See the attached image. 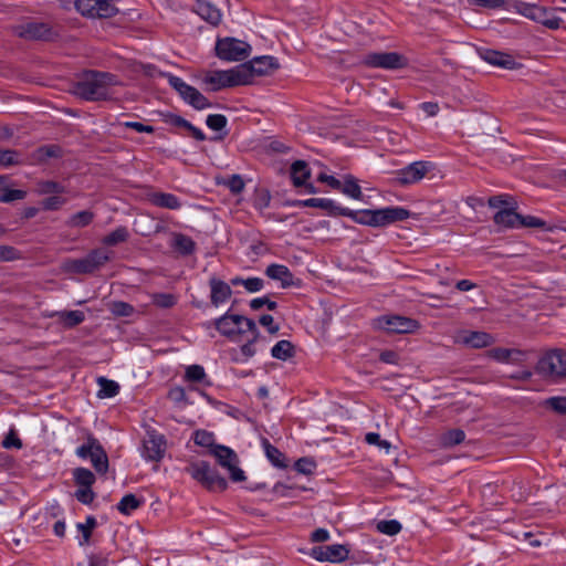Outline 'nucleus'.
<instances>
[{"label":"nucleus","instance_id":"nucleus-1","mask_svg":"<svg viewBox=\"0 0 566 566\" xmlns=\"http://www.w3.org/2000/svg\"><path fill=\"white\" fill-rule=\"evenodd\" d=\"M116 84V76L111 73L88 71L75 83L73 93L86 101H105L109 87Z\"/></svg>","mask_w":566,"mask_h":566},{"label":"nucleus","instance_id":"nucleus-2","mask_svg":"<svg viewBox=\"0 0 566 566\" xmlns=\"http://www.w3.org/2000/svg\"><path fill=\"white\" fill-rule=\"evenodd\" d=\"M214 325L222 335L232 340H238L239 336L247 332L254 334V338L260 337V332L254 321L242 315L224 314L216 319Z\"/></svg>","mask_w":566,"mask_h":566},{"label":"nucleus","instance_id":"nucleus-3","mask_svg":"<svg viewBox=\"0 0 566 566\" xmlns=\"http://www.w3.org/2000/svg\"><path fill=\"white\" fill-rule=\"evenodd\" d=\"M249 71L245 66H235L226 71H211L206 73L203 83L211 85L212 91L248 84Z\"/></svg>","mask_w":566,"mask_h":566},{"label":"nucleus","instance_id":"nucleus-4","mask_svg":"<svg viewBox=\"0 0 566 566\" xmlns=\"http://www.w3.org/2000/svg\"><path fill=\"white\" fill-rule=\"evenodd\" d=\"M186 470L196 481L210 491L222 492L228 488L227 480L216 470H212L206 461L193 462Z\"/></svg>","mask_w":566,"mask_h":566},{"label":"nucleus","instance_id":"nucleus-5","mask_svg":"<svg viewBox=\"0 0 566 566\" xmlns=\"http://www.w3.org/2000/svg\"><path fill=\"white\" fill-rule=\"evenodd\" d=\"M163 77H166L172 88H175L180 97L196 109H205L211 107L208 98L201 94L196 87L188 85L180 77L169 73L158 72Z\"/></svg>","mask_w":566,"mask_h":566},{"label":"nucleus","instance_id":"nucleus-6","mask_svg":"<svg viewBox=\"0 0 566 566\" xmlns=\"http://www.w3.org/2000/svg\"><path fill=\"white\" fill-rule=\"evenodd\" d=\"M112 252L105 249H96L86 256L70 260L65 263V270L76 274H88L98 270L111 260Z\"/></svg>","mask_w":566,"mask_h":566},{"label":"nucleus","instance_id":"nucleus-7","mask_svg":"<svg viewBox=\"0 0 566 566\" xmlns=\"http://www.w3.org/2000/svg\"><path fill=\"white\" fill-rule=\"evenodd\" d=\"M536 371L552 379L566 377V352L563 349L548 352L538 360Z\"/></svg>","mask_w":566,"mask_h":566},{"label":"nucleus","instance_id":"nucleus-8","mask_svg":"<svg viewBox=\"0 0 566 566\" xmlns=\"http://www.w3.org/2000/svg\"><path fill=\"white\" fill-rule=\"evenodd\" d=\"M210 454L216 458L219 465L229 471L233 482H242L247 479L243 470L238 467L239 458L231 448L222 444L214 446L210 449Z\"/></svg>","mask_w":566,"mask_h":566},{"label":"nucleus","instance_id":"nucleus-9","mask_svg":"<svg viewBox=\"0 0 566 566\" xmlns=\"http://www.w3.org/2000/svg\"><path fill=\"white\" fill-rule=\"evenodd\" d=\"M251 46L234 38H224L217 41L216 53L224 61H243L250 55Z\"/></svg>","mask_w":566,"mask_h":566},{"label":"nucleus","instance_id":"nucleus-10","mask_svg":"<svg viewBox=\"0 0 566 566\" xmlns=\"http://www.w3.org/2000/svg\"><path fill=\"white\" fill-rule=\"evenodd\" d=\"M375 326L387 333L409 334L419 328V323L405 316L385 315L375 321Z\"/></svg>","mask_w":566,"mask_h":566},{"label":"nucleus","instance_id":"nucleus-11","mask_svg":"<svg viewBox=\"0 0 566 566\" xmlns=\"http://www.w3.org/2000/svg\"><path fill=\"white\" fill-rule=\"evenodd\" d=\"M77 11L91 18H111L118 9L111 0H75Z\"/></svg>","mask_w":566,"mask_h":566},{"label":"nucleus","instance_id":"nucleus-12","mask_svg":"<svg viewBox=\"0 0 566 566\" xmlns=\"http://www.w3.org/2000/svg\"><path fill=\"white\" fill-rule=\"evenodd\" d=\"M431 170V164L428 161H415L396 172L395 182L400 186L413 185Z\"/></svg>","mask_w":566,"mask_h":566},{"label":"nucleus","instance_id":"nucleus-13","mask_svg":"<svg viewBox=\"0 0 566 566\" xmlns=\"http://www.w3.org/2000/svg\"><path fill=\"white\" fill-rule=\"evenodd\" d=\"M239 66H245L249 71L248 84H250L254 77L270 75L279 69V62L275 57L270 55L258 56L248 63L240 64Z\"/></svg>","mask_w":566,"mask_h":566},{"label":"nucleus","instance_id":"nucleus-14","mask_svg":"<svg viewBox=\"0 0 566 566\" xmlns=\"http://www.w3.org/2000/svg\"><path fill=\"white\" fill-rule=\"evenodd\" d=\"M364 63L373 67L382 69H400L406 65V60L402 55L396 52H377L367 54L364 57Z\"/></svg>","mask_w":566,"mask_h":566},{"label":"nucleus","instance_id":"nucleus-15","mask_svg":"<svg viewBox=\"0 0 566 566\" xmlns=\"http://www.w3.org/2000/svg\"><path fill=\"white\" fill-rule=\"evenodd\" d=\"M349 551L346 546L334 544L328 546H316L311 551V556L319 562L339 563L348 557Z\"/></svg>","mask_w":566,"mask_h":566},{"label":"nucleus","instance_id":"nucleus-16","mask_svg":"<svg viewBox=\"0 0 566 566\" xmlns=\"http://www.w3.org/2000/svg\"><path fill=\"white\" fill-rule=\"evenodd\" d=\"M166 451V440L164 436L149 432L144 440L143 455L148 461L158 462L164 458Z\"/></svg>","mask_w":566,"mask_h":566},{"label":"nucleus","instance_id":"nucleus-17","mask_svg":"<svg viewBox=\"0 0 566 566\" xmlns=\"http://www.w3.org/2000/svg\"><path fill=\"white\" fill-rule=\"evenodd\" d=\"M455 342L470 348H483L492 345L494 339L485 332L460 331L455 336Z\"/></svg>","mask_w":566,"mask_h":566},{"label":"nucleus","instance_id":"nucleus-18","mask_svg":"<svg viewBox=\"0 0 566 566\" xmlns=\"http://www.w3.org/2000/svg\"><path fill=\"white\" fill-rule=\"evenodd\" d=\"M376 227L403 221L410 217V211L402 207H387L374 210Z\"/></svg>","mask_w":566,"mask_h":566},{"label":"nucleus","instance_id":"nucleus-19","mask_svg":"<svg viewBox=\"0 0 566 566\" xmlns=\"http://www.w3.org/2000/svg\"><path fill=\"white\" fill-rule=\"evenodd\" d=\"M19 36L27 40H49L52 35L51 28L45 23L30 22L15 29Z\"/></svg>","mask_w":566,"mask_h":566},{"label":"nucleus","instance_id":"nucleus-20","mask_svg":"<svg viewBox=\"0 0 566 566\" xmlns=\"http://www.w3.org/2000/svg\"><path fill=\"white\" fill-rule=\"evenodd\" d=\"M195 12L211 25H218L221 22V11L212 2L207 0H197Z\"/></svg>","mask_w":566,"mask_h":566},{"label":"nucleus","instance_id":"nucleus-21","mask_svg":"<svg viewBox=\"0 0 566 566\" xmlns=\"http://www.w3.org/2000/svg\"><path fill=\"white\" fill-rule=\"evenodd\" d=\"M521 214L515 211V208L510 206L509 208L500 209L493 217L494 223L506 228L514 229L518 227Z\"/></svg>","mask_w":566,"mask_h":566},{"label":"nucleus","instance_id":"nucleus-22","mask_svg":"<svg viewBox=\"0 0 566 566\" xmlns=\"http://www.w3.org/2000/svg\"><path fill=\"white\" fill-rule=\"evenodd\" d=\"M209 284L211 289L210 298L214 306L226 302L232 294L231 287L217 277H211Z\"/></svg>","mask_w":566,"mask_h":566},{"label":"nucleus","instance_id":"nucleus-23","mask_svg":"<svg viewBox=\"0 0 566 566\" xmlns=\"http://www.w3.org/2000/svg\"><path fill=\"white\" fill-rule=\"evenodd\" d=\"M482 57L488 63L495 65V66L503 67V69L513 70L517 66V63L513 56L502 53V52L486 50L483 53Z\"/></svg>","mask_w":566,"mask_h":566},{"label":"nucleus","instance_id":"nucleus-24","mask_svg":"<svg viewBox=\"0 0 566 566\" xmlns=\"http://www.w3.org/2000/svg\"><path fill=\"white\" fill-rule=\"evenodd\" d=\"M165 122L169 125L185 128L197 140L202 142L206 139V135L202 133L201 129L195 127L190 122H188L179 115L167 114L165 116Z\"/></svg>","mask_w":566,"mask_h":566},{"label":"nucleus","instance_id":"nucleus-25","mask_svg":"<svg viewBox=\"0 0 566 566\" xmlns=\"http://www.w3.org/2000/svg\"><path fill=\"white\" fill-rule=\"evenodd\" d=\"M311 177V169L306 161L295 160L291 165V179L294 187H302Z\"/></svg>","mask_w":566,"mask_h":566},{"label":"nucleus","instance_id":"nucleus-26","mask_svg":"<svg viewBox=\"0 0 566 566\" xmlns=\"http://www.w3.org/2000/svg\"><path fill=\"white\" fill-rule=\"evenodd\" d=\"M265 273L272 280L280 281L283 287L290 286L293 282V275L285 265L271 264L266 268Z\"/></svg>","mask_w":566,"mask_h":566},{"label":"nucleus","instance_id":"nucleus-27","mask_svg":"<svg viewBox=\"0 0 566 566\" xmlns=\"http://www.w3.org/2000/svg\"><path fill=\"white\" fill-rule=\"evenodd\" d=\"M295 206L298 207H313L327 210L331 214H339V208L334 203L331 199L325 198H311L306 200H298L295 202Z\"/></svg>","mask_w":566,"mask_h":566},{"label":"nucleus","instance_id":"nucleus-28","mask_svg":"<svg viewBox=\"0 0 566 566\" xmlns=\"http://www.w3.org/2000/svg\"><path fill=\"white\" fill-rule=\"evenodd\" d=\"M339 216L349 217L360 224L376 227L374 210L353 211L348 208H339Z\"/></svg>","mask_w":566,"mask_h":566},{"label":"nucleus","instance_id":"nucleus-29","mask_svg":"<svg viewBox=\"0 0 566 566\" xmlns=\"http://www.w3.org/2000/svg\"><path fill=\"white\" fill-rule=\"evenodd\" d=\"M150 201L153 205L160 207V208H166V209H171V210H177L180 208L179 199L175 195H171V193H166V192L153 193L150 197Z\"/></svg>","mask_w":566,"mask_h":566},{"label":"nucleus","instance_id":"nucleus-30","mask_svg":"<svg viewBox=\"0 0 566 566\" xmlns=\"http://www.w3.org/2000/svg\"><path fill=\"white\" fill-rule=\"evenodd\" d=\"M53 316H56L59 322L66 328H72L85 319V315L82 311L56 312Z\"/></svg>","mask_w":566,"mask_h":566},{"label":"nucleus","instance_id":"nucleus-31","mask_svg":"<svg viewBox=\"0 0 566 566\" xmlns=\"http://www.w3.org/2000/svg\"><path fill=\"white\" fill-rule=\"evenodd\" d=\"M171 247L184 255L193 252L196 243L193 240L182 233H174L171 237Z\"/></svg>","mask_w":566,"mask_h":566},{"label":"nucleus","instance_id":"nucleus-32","mask_svg":"<svg viewBox=\"0 0 566 566\" xmlns=\"http://www.w3.org/2000/svg\"><path fill=\"white\" fill-rule=\"evenodd\" d=\"M294 345L289 340L277 342L271 349V355L281 360H287L294 356Z\"/></svg>","mask_w":566,"mask_h":566},{"label":"nucleus","instance_id":"nucleus-33","mask_svg":"<svg viewBox=\"0 0 566 566\" xmlns=\"http://www.w3.org/2000/svg\"><path fill=\"white\" fill-rule=\"evenodd\" d=\"M91 462L98 473H106L108 469V458L102 446L95 447V451L91 455Z\"/></svg>","mask_w":566,"mask_h":566},{"label":"nucleus","instance_id":"nucleus-34","mask_svg":"<svg viewBox=\"0 0 566 566\" xmlns=\"http://www.w3.org/2000/svg\"><path fill=\"white\" fill-rule=\"evenodd\" d=\"M97 384L99 385V391L97 395L99 398H111L116 396L119 391V385L105 377H99L97 379Z\"/></svg>","mask_w":566,"mask_h":566},{"label":"nucleus","instance_id":"nucleus-35","mask_svg":"<svg viewBox=\"0 0 566 566\" xmlns=\"http://www.w3.org/2000/svg\"><path fill=\"white\" fill-rule=\"evenodd\" d=\"M515 9L520 14L524 15L527 19H531L533 21L541 20V10L543 9V7L518 1L515 3Z\"/></svg>","mask_w":566,"mask_h":566},{"label":"nucleus","instance_id":"nucleus-36","mask_svg":"<svg viewBox=\"0 0 566 566\" xmlns=\"http://www.w3.org/2000/svg\"><path fill=\"white\" fill-rule=\"evenodd\" d=\"M342 192L350 198L360 199L363 193L357 180L353 176H346L344 184H342Z\"/></svg>","mask_w":566,"mask_h":566},{"label":"nucleus","instance_id":"nucleus-37","mask_svg":"<svg viewBox=\"0 0 566 566\" xmlns=\"http://www.w3.org/2000/svg\"><path fill=\"white\" fill-rule=\"evenodd\" d=\"M143 501L137 499L134 494H126L117 505L120 513L129 515L133 511L142 505Z\"/></svg>","mask_w":566,"mask_h":566},{"label":"nucleus","instance_id":"nucleus-38","mask_svg":"<svg viewBox=\"0 0 566 566\" xmlns=\"http://www.w3.org/2000/svg\"><path fill=\"white\" fill-rule=\"evenodd\" d=\"M61 156V148L56 145H48L38 148L32 157L35 161H44L48 158Z\"/></svg>","mask_w":566,"mask_h":566},{"label":"nucleus","instance_id":"nucleus-39","mask_svg":"<svg viewBox=\"0 0 566 566\" xmlns=\"http://www.w3.org/2000/svg\"><path fill=\"white\" fill-rule=\"evenodd\" d=\"M74 480L78 486L91 488L95 482V475L85 468H77L73 472Z\"/></svg>","mask_w":566,"mask_h":566},{"label":"nucleus","instance_id":"nucleus-40","mask_svg":"<svg viewBox=\"0 0 566 566\" xmlns=\"http://www.w3.org/2000/svg\"><path fill=\"white\" fill-rule=\"evenodd\" d=\"M465 433L460 429H452L446 432L441 437V443L443 447H453L463 442Z\"/></svg>","mask_w":566,"mask_h":566},{"label":"nucleus","instance_id":"nucleus-41","mask_svg":"<svg viewBox=\"0 0 566 566\" xmlns=\"http://www.w3.org/2000/svg\"><path fill=\"white\" fill-rule=\"evenodd\" d=\"M541 12V20H536V22L551 30H556L560 27L563 20L559 17L555 15L553 12H549L546 8H543Z\"/></svg>","mask_w":566,"mask_h":566},{"label":"nucleus","instance_id":"nucleus-42","mask_svg":"<svg viewBox=\"0 0 566 566\" xmlns=\"http://www.w3.org/2000/svg\"><path fill=\"white\" fill-rule=\"evenodd\" d=\"M128 238V231L125 227H119L103 238L102 242L106 245H116L125 242Z\"/></svg>","mask_w":566,"mask_h":566},{"label":"nucleus","instance_id":"nucleus-43","mask_svg":"<svg viewBox=\"0 0 566 566\" xmlns=\"http://www.w3.org/2000/svg\"><path fill=\"white\" fill-rule=\"evenodd\" d=\"M96 526V520L93 516H88L85 523H78L77 530L82 533V541L80 545H87L92 535L93 528Z\"/></svg>","mask_w":566,"mask_h":566},{"label":"nucleus","instance_id":"nucleus-44","mask_svg":"<svg viewBox=\"0 0 566 566\" xmlns=\"http://www.w3.org/2000/svg\"><path fill=\"white\" fill-rule=\"evenodd\" d=\"M108 308L112 314L119 317H127L134 313V307L130 304L122 301L111 302L108 304Z\"/></svg>","mask_w":566,"mask_h":566},{"label":"nucleus","instance_id":"nucleus-45","mask_svg":"<svg viewBox=\"0 0 566 566\" xmlns=\"http://www.w3.org/2000/svg\"><path fill=\"white\" fill-rule=\"evenodd\" d=\"M93 218V212L87 210L80 211L71 217L69 224L74 228H82L90 224Z\"/></svg>","mask_w":566,"mask_h":566},{"label":"nucleus","instance_id":"nucleus-46","mask_svg":"<svg viewBox=\"0 0 566 566\" xmlns=\"http://www.w3.org/2000/svg\"><path fill=\"white\" fill-rule=\"evenodd\" d=\"M544 406L559 415H566V397H551L544 401Z\"/></svg>","mask_w":566,"mask_h":566},{"label":"nucleus","instance_id":"nucleus-47","mask_svg":"<svg viewBox=\"0 0 566 566\" xmlns=\"http://www.w3.org/2000/svg\"><path fill=\"white\" fill-rule=\"evenodd\" d=\"M377 530L380 532V533H384L386 535H390V536H394L396 534H398L401 530V525L398 521L396 520H390V521H380L378 522L377 524Z\"/></svg>","mask_w":566,"mask_h":566},{"label":"nucleus","instance_id":"nucleus-48","mask_svg":"<svg viewBox=\"0 0 566 566\" xmlns=\"http://www.w3.org/2000/svg\"><path fill=\"white\" fill-rule=\"evenodd\" d=\"M20 155L15 150L4 149L0 150V165L4 167L21 164Z\"/></svg>","mask_w":566,"mask_h":566},{"label":"nucleus","instance_id":"nucleus-49","mask_svg":"<svg viewBox=\"0 0 566 566\" xmlns=\"http://www.w3.org/2000/svg\"><path fill=\"white\" fill-rule=\"evenodd\" d=\"M153 303L160 308H169L176 304V296L169 293L154 294Z\"/></svg>","mask_w":566,"mask_h":566},{"label":"nucleus","instance_id":"nucleus-50","mask_svg":"<svg viewBox=\"0 0 566 566\" xmlns=\"http://www.w3.org/2000/svg\"><path fill=\"white\" fill-rule=\"evenodd\" d=\"M99 442L92 436H88L87 442L76 450V454L81 458H91L93 452L95 451V447H98Z\"/></svg>","mask_w":566,"mask_h":566},{"label":"nucleus","instance_id":"nucleus-51","mask_svg":"<svg viewBox=\"0 0 566 566\" xmlns=\"http://www.w3.org/2000/svg\"><path fill=\"white\" fill-rule=\"evenodd\" d=\"M265 452L269 460L277 468H284L286 464L283 461V454L275 447L266 443Z\"/></svg>","mask_w":566,"mask_h":566},{"label":"nucleus","instance_id":"nucleus-52","mask_svg":"<svg viewBox=\"0 0 566 566\" xmlns=\"http://www.w3.org/2000/svg\"><path fill=\"white\" fill-rule=\"evenodd\" d=\"M488 203L491 208L503 209L512 206L514 201L513 198L509 195H499L490 197Z\"/></svg>","mask_w":566,"mask_h":566},{"label":"nucleus","instance_id":"nucleus-53","mask_svg":"<svg viewBox=\"0 0 566 566\" xmlns=\"http://www.w3.org/2000/svg\"><path fill=\"white\" fill-rule=\"evenodd\" d=\"M206 377V373L202 366L191 365L186 369V379L189 381H202Z\"/></svg>","mask_w":566,"mask_h":566},{"label":"nucleus","instance_id":"nucleus-54","mask_svg":"<svg viewBox=\"0 0 566 566\" xmlns=\"http://www.w3.org/2000/svg\"><path fill=\"white\" fill-rule=\"evenodd\" d=\"M518 227L546 229V222L534 216H521Z\"/></svg>","mask_w":566,"mask_h":566},{"label":"nucleus","instance_id":"nucleus-55","mask_svg":"<svg viewBox=\"0 0 566 566\" xmlns=\"http://www.w3.org/2000/svg\"><path fill=\"white\" fill-rule=\"evenodd\" d=\"M488 355H489V357L493 358L496 361L510 364L511 349L503 348V347H496V348L490 349L488 352Z\"/></svg>","mask_w":566,"mask_h":566},{"label":"nucleus","instance_id":"nucleus-56","mask_svg":"<svg viewBox=\"0 0 566 566\" xmlns=\"http://www.w3.org/2000/svg\"><path fill=\"white\" fill-rule=\"evenodd\" d=\"M207 126L213 130H221L226 127L228 120L224 115L221 114H212L207 117Z\"/></svg>","mask_w":566,"mask_h":566},{"label":"nucleus","instance_id":"nucleus-57","mask_svg":"<svg viewBox=\"0 0 566 566\" xmlns=\"http://www.w3.org/2000/svg\"><path fill=\"white\" fill-rule=\"evenodd\" d=\"M365 440L369 444H375L380 449H384L386 452H389L391 444L387 440H382L380 436L376 432H369L366 434Z\"/></svg>","mask_w":566,"mask_h":566},{"label":"nucleus","instance_id":"nucleus-58","mask_svg":"<svg viewBox=\"0 0 566 566\" xmlns=\"http://www.w3.org/2000/svg\"><path fill=\"white\" fill-rule=\"evenodd\" d=\"M27 192L19 189H6L1 196L0 201L1 202H12L15 200H21L25 197Z\"/></svg>","mask_w":566,"mask_h":566},{"label":"nucleus","instance_id":"nucleus-59","mask_svg":"<svg viewBox=\"0 0 566 566\" xmlns=\"http://www.w3.org/2000/svg\"><path fill=\"white\" fill-rule=\"evenodd\" d=\"M263 306H266L270 311H274L276 308V302L271 301L269 297H258L250 302V307L254 311H259Z\"/></svg>","mask_w":566,"mask_h":566},{"label":"nucleus","instance_id":"nucleus-60","mask_svg":"<svg viewBox=\"0 0 566 566\" xmlns=\"http://www.w3.org/2000/svg\"><path fill=\"white\" fill-rule=\"evenodd\" d=\"M195 442L198 446L208 447L209 450L216 446L213 443V436L206 431H197L195 433Z\"/></svg>","mask_w":566,"mask_h":566},{"label":"nucleus","instance_id":"nucleus-61","mask_svg":"<svg viewBox=\"0 0 566 566\" xmlns=\"http://www.w3.org/2000/svg\"><path fill=\"white\" fill-rule=\"evenodd\" d=\"M94 496H95V494L91 488L80 486V489L75 492V497L77 499V501H80L83 504L92 503L94 500Z\"/></svg>","mask_w":566,"mask_h":566},{"label":"nucleus","instance_id":"nucleus-62","mask_svg":"<svg viewBox=\"0 0 566 566\" xmlns=\"http://www.w3.org/2000/svg\"><path fill=\"white\" fill-rule=\"evenodd\" d=\"M315 468V463L308 458L298 459L295 463V469L300 473L311 474Z\"/></svg>","mask_w":566,"mask_h":566},{"label":"nucleus","instance_id":"nucleus-63","mask_svg":"<svg viewBox=\"0 0 566 566\" xmlns=\"http://www.w3.org/2000/svg\"><path fill=\"white\" fill-rule=\"evenodd\" d=\"M19 259V252L10 245H0V261H13Z\"/></svg>","mask_w":566,"mask_h":566},{"label":"nucleus","instance_id":"nucleus-64","mask_svg":"<svg viewBox=\"0 0 566 566\" xmlns=\"http://www.w3.org/2000/svg\"><path fill=\"white\" fill-rule=\"evenodd\" d=\"M260 324L268 328L269 333L275 335L280 331V326L274 324V318L272 315L265 314L262 315L259 319Z\"/></svg>","mask_w":566,"mask_h":566}]
</instances>
